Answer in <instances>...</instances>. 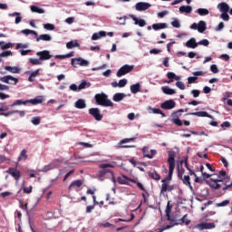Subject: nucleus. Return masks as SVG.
Returning <instances> with one entry per match:
<instances>
[{"mask_svg":"<svg viewBox=\"0 0 232 232\" xmlns=\"http://www.w3.org/2000/svg\"><path fill=\"white\" fill-rule=\"evenodd\" d=\"M210 71L212 72V73H218V67L217 66V64L210 65Z\"/></svg>","mask_w":232,"mask_h":232,"instance_id":"69168bd1","label":"nucleus"},{"mask_svg":"<svg viewBox=\"0 0 232 232\" xmlns=\"http://www.w3.org/2000/svg\"><path fill=\"white\" fill-rule=\"evenodd\" d=\"M148 175L150 177V179H153V180H159L160 179V175H159V173H157L155 170L149 172Z\"/></svg>","mask_w":232,"mask_h":232,"instance_id":"a19ab883","label":"nucleus"},{"mask_svg":"<svg viewBox=\"0 0 232 232\" xmlns=\"http://www.w3.org/2000/svg\"><path fill=\"white\" fill-rule=\"evenodd\" d=\"M94 100L99 106H104L105 108H113V102L108 99V94L104 92L95 94Z\"/></svg>","mask_w":232,"mask_h":232,"instance_id":"f03ea898","label":"nucleus"},{"mask_svg":"<svg viewBox=\"0 0 232 232\" xmlns=\"http://www.w3.org/2000/svg\"><path fill=\"white\" fill-rule=\"evenodd\" d=\"M82 186V180H74L71 183L70 185V188H73V187H76V188H81Z\"/></svg>","mask_w":232,"mask_h":232,"instance_id":"09e8293b","label":"nucleus"},{"mask_svg":"<svg viewBox=\"0 0 232 232\" xmlns=\"http://www.w3.org/2000/svg\"><path fill=\"white\" fill-rule=\"evenodd\" d=\"M19 52H20V54L22 55V57H24V55H28V53H31L32 50H30V49H27V50L21 49Z\"/></svg>","mask_w":232,"mask_h":232,"instance_id":"0e129e2a","label":"nucleus"},{"mask_svg":"<svg viewBox=\"0 0 232 232\" xmlns=\"http://www.w3.org/2000/svg\"><path fill=\"white\" fill-rule=\"evenodd\" d=\"M170 24L173 26V28H180V21H179L177 18H172Z\"/></svg>","mask_w":232,"mask_h":232,"instance_id":"79ce46f5","label":"nucleus"},{"mask_svg":"<svg viewBox=\"0 0 232 232\" xmlns=\"http://www.w3.org/2000/svg\"><path fill=\"white\" fill-rule=\"evenodd\" d=\"M77 47H79V43L77 42L73 43V41H70L66 44V48H68V50H72V48Z\"/></svg>","mask_w":232,"mask_h":232,"instance_id":"ea45409f","label":"nucleus"},{"mask_svg":"<svg viewBox=\"0 0 232 232\" xmlns=\"http://www.w3.org/2000/svg\"><path fill=\"white\" fill-rule=\"evenodd\" d=\"M28 159V155H26V150H22L19 157H18V162H21V160H26Z\"/></svg>","mask_w":232,"mask_h":232,"instance_id":"58836bf2","label":"nucleus"},{"mask_svg":"<svg viewBox=\"0 0 232 232\" xmlns=\"http://www.w3.org/2000/svg\"><path fill=\"white\" fill-rule=\"evenodd\" d=\"M130 17L134 21V24L140 26V28H144L146 26V20L139 19L134 14H130Z\"/></svg>","mask_w":232,"mask_h":232,"instance_id":"2eb2a0df","label":"nucleus"},{"mask_svg":"<svg viewBox=\"0 0 232 232\" xmlns=\"http://www.w3.org/2000/svg\"><path fill=\"white\" fill-rule=\"evenodd\" d=\"M221 30H224V22H220L218 25L215 28L216 32H221Z\"/></svg>","mask_w":232,"mask_h":232,"instance_id":"338daca9","label":"nucleus"},{"mask_svg":"<svg viewBox=\"0 0 232 232\" xmlns=\"http://www.w3.org/2000/svg\"><path fill=\"white\" fill-rule=\"evenodd\" d=\"M171 117H172V122H174L176 126H182V121L179 119L177 112H172Z\"/></svg>","mask_w":232,"mask_h":232,"instance_id":"473e14b6","label":"nucleus"},{"mask_svg":"<svg viewBox=\"0 0 232 232\" xmlns=\"http://www.w3.org/2000/svg\"><path fill=\"white\" fill-rule=\"evenodd\" d=\"M102 37H106L105 31H100L98 33H94L92 36V41H99V39H102Z\"/></svg>","mask_w":232,"mask_h":232,"instance_id":"412c9836","label":"nucleus"},{"mask_svg":"<svg viewBox=\"0 0 232 232\" xmlns=\"http://www.w3.org/2000/svg\"><path fill=\"white\" fill-rule=\"evenodd\" d=\"M188 115H194L196 117H208V119H213L212 115H209L207 111H197V112H190Z\"/></svg>","mask_w":232,"mask_h":232,"instance_id":"393cba45","label":"nucleus"},{"mask_svg":"<svg viewBox=\"0 0 232 232\" xmlns=\"http://www.w3.org/2000/svg\"><path fill=\"white\" fill-rule=\"evenodd\" d=\"M198 15H209V10L206 8H198Z\"/></svg>","mask_w":232,"mask_h":232,"instance_id":"a18cd8bd","label":"nucleus"},{"mask_svg":"<svg viewBox=\"0 0 232 232\" xmlns=\"http://www.w3.org/2000/svg\"><path fill=\"white\" fill-rule=\"evenodd\" d=\"M30 10L34 14H44L46 12L44 8H41L37 5H31Z\"/></svg>","mask_w":232,"mask_h":232,"instance_id":"2f4dec72","label":"nucleus"},{"mask_svg":"<svg viewBox=\"0 0 232 232\" xmlns=\"http://www.w3.org/2000/svg\"><path fill=\"white\" fill-rule=\"evenodd\" d=\"M206 72H204V71H198V72H194L193 75L194 77H196V79H198V77H202L205 75Z\"/></svg>","mask_w":232,"mask_h":232,"instance_id":"052dcab7","label":"nucleus"},{"mask_svg":"<svg viewBox=\"0 0 232 232\" xmlns=\"http://www.w3.org/2000/svg\"><path fill=\"white\" fill-rule=\"evenodd\" d=\"M229 204V200L226 199L220 203L216 204V208H225V206H227Z\"/></svg>","mask_w":232,"mask_h":232,"instance_id":"13d9d810","label":"nucleus"},{"mask_svg":"<svg viewBox=\"0 0 232 232\" xmlns=\"http://www.w3.org/2000/svg\"><path fill=\"white\" fill-rule=\"evenodd\" d=\"M190 179L191 178H189V176H184L181 180L185 186H188L190 191L193 193L195 190L193 189V186H191V181H189Z\"/></svg>","mask_w":232,"mask_h":232,"instance_id":"7c9ffc66","label":"nucleus"},{"mask_svg":"<svg viewBox=\"0 0 232 232\" xmlns=\"http://www.w3.org/2000/svg\"><path fill=\"white\" fill-rule=\"evenodd\" d=\"M89 114L95 119V121H102V114H101V110L99 108L89 109Z\"/></svg>","mask_w":232,"mask_h":232,"instance_id":"6e6552de","label":"nucleus"},{"mask_svg":"<svg viewBox=\"0 0 232 232\" xmlns=\"http://www.w3.org/2000/svg\"><path fill=\"white\" fill-rule=\"evenodd\" d=\"M12 46L11 43L5 44V42H0L1 50H8Z\"/></svg>","mask_w":232,"mask_h":232,"instance_id":"3c124183","label":"nucleus"},{"mask_svg":"<svg viewBox=\"0 0 232 232\" xmlns=\"http://www.w3.org/2000/svg\"><path fill=\"white\" fill-rule=\"evenodd\" d=\"M36 56L39 58H29V63L34 66H39L43 64L44 61H50L53 55L50 53L49 50H44L36 53Z\"/></svg>","mask_w":232,"mask_h":232,"instance_id":"f257e3e1","label":"nucleus"},{"mask_svg":"<svg viewBox=\"0 0 232 232\" xmlns=\"http://www.w3.org/2000/svg\"><path fill=\"white\" fill-rule=\"evenodd\" d=\"M176 86L179 90H186V84H184V82H177Z\"/></svg>","mask_w":232,"mask_h":232,"instance_id":"bf43d9fd","label":"nucleus"},{"mask_svg":"<svg viewBox=\"0 0 232 232\" xmlns=\"http://www.w3.org/2000/svg\"><path fill=\"white\" fill-rule=\"evenodd\" d=\"M168 28V24L166 23H158L152 24V30H155L156 32L159 30H164Z\"/></svg>","mask_w":232,"mask_h":232,"instance_id":"b1692460","label":"nucleus"},{"mask_svg":"<svg viewBox=\"0 0 232 232\" xmlns=\"http://www.w3.org/2000/svg\"><path fill=\"white\" fill-rule=\"evenodd\" d=\"M117 162L111 161V163H103L100 165L101 169H106V168H115Z\"/></svg>","mask_w":232,"mask_h":232,"instance_id":"e433bc0d","label":"nucleus"},{"mask_svg":"<svg viewBox=\"0 0 232 232\" xmlns=\"http://www.w3.org/2000/svg\"><path fill=\"white\" fill-rule=\"evenodd\" d=\"M88 86V88H90L91 84L87 83L86 81H82V82L78 85V90H84L86 87Z\"/></svg>","mask_w":232,"mask_h":232,"instance_id":"c03bdc74","label":"nucleus"},{"mask_svg":"<svg viewBox=\"0 0 232 232\" xmlns=\"http://www.w3.org/2000/svg\"><path fill=\"white\" fill-rule=\"evenodd\" d=\"M9 108L6 106L5 102L0 103V111H8Z\"/></svg>","mask_w":232,"mask_h":232,"instance_id":"e2e57ef3","label":"nucleus"},{"mask_svg":"<svg viewBox=\"0 0 232 232\" xmlns=\"http://www.w3.org/2000/svg\"><path fill=\"white\" fill-rule=\"evenodd\" d=\"M126 97V93L124 92H117L113 95L112 101L114 102H121Z\"/></svg>","mask_w":232,"mask_h":232,"instance_id":"4be33fe9","label":"nucleus"},{"mask_svg":"<svg viewBox=\"0 0 232 232\" xmlns=\"http://www.w3.org/2000/svg\"><path fill=\"white\" fill-rule=\"evenodd\" d=\"M31 122L32 124H34V126H39V124H41V117L39 116L34 117L31 120Z\"/></svg>","mask_w":232,"mask_h":232,"instance_id":"49530a36","label":"nucleus"},{"mask_svg":"<svg viewBox=\"0 0 232 232\" xmlns=\"http://www.w3.org/2000/svg\"><path fill=\"white\" fill-rule=\"evenodd\" d=\"M162 110H173L175 106H177V103L173 100H167L164 102L161 103Z\"/></svg>","mask_w":232,"mask_h":232,"instance_id":"9b49d317","label":"nucleus"},{"mask_svg":"<svg viewBox=\"0 0 232 232\" xmlns=\"http://www.w3.org/2000/svg\"><path fill=\"white\" fill-rule=\"evenodd\" d=\"M0 82H5V84H12L15 85L17 82H19V79L12 76V75H6L4 77H0Z\"/></svg>","mask_w":232,"mask_h":232,"instance_id":"423d86ee","label":"nucleus"},{"mask_svg":"<svg viewBox=\"0 0 232 232\" xmlns=\"http://www.w3.org/2000/svg\"><path fill=\"white\" fill-rule=\"evenodd\" d=\"M29 46H30V44H27V43L26 44L18 43V44H16L15 50H21V48L22 49H26Z\"/></svg>","mask_w":232,"mask_h":232,"instance_id":"de8ad7c7","label":"nucleus"},{"mask_svg":"<svg viewBox=\"0 0 232 232\" xmlns=\"http://www.w3.org/2000/svg\"><path fill=\"white\" fill-rule=\"evenodd\" d=\"M61 164V160H54L53 162L49 163L48 165H45L42 171L44 173H46V171H50L52 169H55V168H59V165Z\"/></svg>","mask_w":232,"mask_h":232,"instance_id":"0eeeda50","label":"nucleus"},{"mask_svg":"<svg viewBox=\"0 0 232 232\" xmlns=\"http://www.w3.org/2000/svg\"><path fill=\"white\" fill-rule=\"evenodd\" d=\"M133 140H135V138H125L119 142V146L120 148H124V149L135 148V145H122V144H128V142H133Z\"/></svg>","mask_w":232,"mask_h":232,"instance_id":"4468645a","label":"nucleus"},{"mask_svg":"<svg viewBox=\"0 0 232 232\" xmlns=\"http://www.w3.org/2000/svg\"><path fill=\"white\" fill-rule=\"evenodd\" d=\"M207 24L204 20H200L198 23V32L199 34H204L205 30H207Z\"/></svg>","mask_w":232,"mask_h":232,"instance_id":"cd10ccee","label":"nucleus"},{"mask_svg":"<svg viewBox=\"0 0 232 232\" xmlns=\"http://www.w3.org/2000/svg\"><path fill=\"white\" fill-rule=\"evenodd\" d=\"M161 91L163 92V93H165V95H175V93H177V91H175V89H171L169 86L161 87Z\"/></svg>","mask_w":232,"mask_h":232,"instance_id":"c85d7f7f","label":"nucleus"},{"mask_svg":"<svg viewBox=\"0 0 232 232\" xmlns=\"http://www.w3.org/2000/svg\"><path fill=\"white\" fill-rule=\"evenodd\" d=\"M217 8L221 12L220 19L226 22L229 21V5L226 2H221L218 5Z\"/></svg>","mask_w":232,"mask_h":232,"instance_id":"7ed1b4c3","label":"nucleus"},{"mask_svg":"<svg viewBox=\"0 0 232 232\" xmlns=\"http://www.w3.org/2000/svg\"><path fill=\"white\" fill-rule=\"evenodd\" d=\"M21 34H24V35H30L31 34L32 35H34V37H37V32L30 29H24L21 31Z\"/></svg>","mask_w":232,"mask_h":232,"instance_id":"4c0bfd02","label":"nucleus"},{"mask_svg":"<svg viewBox=\"0 0 232 232\" xmlns=\"http://www.w3.org/2000/svg\"><path fill=\"white\" fill-rule=\"evenodd\" d=\"M9 17H15L14 24H19L21 21H23V16H21V13L14 12L8 14Z\"/></svg>","mask_w":232,"mask_h":232,"instance_id":"6ab92c4d","label":"nucleus"},{"mask_svg":"<svg viewBox=\"0 0 232 232\" xmlns=\"http://www.w3.org/2000/svg\"><path fill=\"white\" fill-rule=\"evenodd\" d=\"M168 155H169V158H168L169 166L175 167V156H176L175 150H169Z\"/></svg>","mask_w":232,"mask_h":232,"instance_id":"dca6fc26","label":"nucleus"},{"mask_svg":"<svg viewBox=\"0 0 232 232\" xmlns=\"http://www.w3.org/2000/svg\"><path fill=\"white\" fill-rule=\"evenodd\" d=\"M173 171H175V167L169 166V175H168L169 180H171V178L173 177Z\"/></svg>","mask_w":232,"mask_h":232,"instance_id":"5fc2aeb1","label":"nucleus"},{"mask_svg":"<svg viewBox=\"0 0 232 232\" xmlns=\"http://www.w3.org/2000/svg\"><path fill=\"white\" fill-rule=\"evenodd\" d=\"M26 104H28V100L23 101V100H16L13 102V104L11 105L12 108H14V106H26Z\"/></svg>","mask_w":232,"mask_h":232,"instance_id":"f704fd0d","label":"nucleus"},{"mask_svg":"<svg viewBox=\"0 0 232 232\" xmlns=\"http://www.w3.org/2000/svg\"><path fill=\"white\" fill-rule=\"evenodd\" d=\"M71 64L72 66H74V68H77V66H83L88 68V66H90V61L85 60L82 57L72 58L71 60Z\"/></svg>","mask_w":232,"mask_h":232,"instance_id":"20e7f679","label":"nucleus"},{"mask_svg":"<svg viewBox=\"0 0 232 232\" xmlns=\"http://www.w3.org/2000/svg\"><path fill=\"white\" fill-rule=\"evenodd\" d=\"M44 30H49L50 32L55 30V25L53 24H44Z\"/></svg>","mask_w":232,"mask_h":232,"instance_id":"864d4df0","label":"nucleus"},{"mask_svg":"<svg viewBox=\"0 0 232 232\" xmlns=\"http://www.w3.org/2000/svg\"><path fill=\"white\" fill-rule=\"evenodd\" d=\"M198 44L201 46H209V40L208 39L200 40L199 42H198Z\"/></svg>","mask_w":232,"mask_h":232,"instance_id":"6e6d98bb","label":"nucleus"},{"mask_svg":"<svg viewBox=\"0 0 232 232\" xmlns=\"http://www.w3.org/2000/svg\"><path fill=\"white\" fill-rule=\"evenodd\" d=\"M162 185H161V189H160V195L166 193V191H173L174 186L173 185H168L166 183V179L161 180Z\"/></svg>","mask_w":232,"mask_h":232,"instance_id":"ddd939ff","label":"nucleus"},{"mask_svg":"<svg viewBox=\"0 0 232 232\" xmlns=\"http://www.w3.org/2000/svg\"><path fill=\"white\" fill-rule=\"evenodd\" d=\"M213 183L209 184V187L211 188V189H219L221 188L222 185L218 184V181H212Z\"/></svg>","mask_w":232,"mask_h":232,"instance_id":"8fccbe9b","label":"nucleus"},{"mask_svg":"<svg viewBox=\"0 0 232 232\" xmlns=\"http://www.w3.org/2000/svg\"><path fill=\"white\" fill-rule=\"evenodd\" d=\"M185 46L187 48L195 49L198 46V43H197V40L195 38H190L188 41L186 42Z\"/></svg>","mask_w":232,"mask_h":232,"instance_id":"a211bd4d","label":"nucleus"},{"mask_svg":"<svg viewBox=\"0 0 232 232\" xmlns=\"http://www.w3.org/2000/svg\"><path fill=\"white\" fill-rule=\"evenodd\" d=\"M27 104H33V106L43 104V96H36L34 99L27 100Z\"/></svg>","mask_w":232,"mask_h":232,"instance_id":"aec40b11","label":"nucleus"},{"mask_svg":"<svg viewBox=\"0 0 232 232\" xmlns=\"http://www.w3.org/2000/svg\"><path fill=\"white\" fill-rule=\"evenodd\" d=\"M157 155V150H150V154H145L144 157L147 159H153Z\"/></svg>","mask_w":232,"mask_h":232,"instance_id":"4d7b16f0","label":"nucleus"},{"mask_svg":"<svg viewBox=\"0 0 232 232\" xmlns=\"http://www.w3.org/2000/svg\"><path fill=\"white\" fill-rule=\"evenodd\" d=\"M6 173L14 177V180H19L21 179V172L15 168H10L6 170Z\"/></svg>","mask_w":232,"mask_h":232,"instance_id":"f8f14e48","label":"nucleus"},{"mask_svg":"<svg viewBox=\"0 0 232 232\" xmlns=\"http://www.w3.org/2000/svg\"><path fill=\"white\" fill-rule=\"evenodd\" d=\"M118 182H119V184H124V185H127L128 184V179H122V178H121V177H119L118 178Z\"/></svg>","mask_w":232,"mask_h":232,"instance_id":"774afa93","label":"nucleus"},{"mask_svg":"<svg viewBox=\"0 0 232 232\" xmlns=\"http://www.w3.org/2000/svg\"><path fill=\"white\" fill-rule=\"evenodd\" d=\"M180 14H191L193 12V7L191 5H181L179 7Z\"/></svg>","mask_w":232,"mask_h":232,"instance_id":"c756f323","label":"nucleus"},{"mask_svg":"<svg viewBox=\"0 0 232 232\" xmlns=\"http://www.w3.org/2000/svg\"><path fill=\"white\" fill-rule=\"evenodd\" d=\"M74 108H77V110H84L86 108V100L84 99H79L74 102Z\"/></svg>","mask_w":232,"mask_h":232,"instance_id":"f3484780","label":"nucleus"},{"mask_svg":"<svg viewBox=\"0 0 232 232\" xmlns=\"http://www.w3.org/2000/svg\"><path fill=\"white\" fill-rule=\"evenodd\" d=\"M188 217V215H184L180 219H173L170 218H168V220H169V222H175L174 226H179V224H184L186 218Z\"/></svg>","mask_w":232,"mask_h":232,"instance_id":"72a5a7b5","label":"nucleus"},{"mask_svg":"<svg viewBox=\"0 0 232 232\" xmlns=\"http://www.w3.org/2000/svg\"><path fill=\"white\" fill-rule=\"evenodd\" d=\"M194 229L204 231V229H215V223H199L194 227Z\"/></svg>","mask_w":232,"mask_h":232,"instance_id":"9d476101","label":"nucleus"},{"mask_svg":"<svg viewBox=\"0 0 232 232\" xmlns=\"http://www.w3.org/2000/svg\"><path fill=\"white\" fill-rule=\"evenodd\" d=\"M135 8H136L137 12H145V10L151 8V4H150L148 2H138L135 5Z\"/></svg>","mask_w":232,"mask_h":232,"instance_id":"1a4fd4ad","label":"nucleus"},{"mask_svg":"<svg viewBox=\"0 0 232 232\" xmlns=\"http://www.w3.org/2000/svg\"><path fill=\"white\" fill-rule=\"evenodd\" d=\"M5 72H9V73H21V68L17 66H5Z\"/></svg>","mask_w":232,"mask_h":232,"instance_id":"a878e982","label":"nucleus"},{"mask_svg":"<svg viewBox=\"0 0 232 232\" xmlns=\"http://www.w3.org/2000/svg\"><path fill=\"white\" fill-rule=\"evenodd\" d=\"M10 55H12L11 51H4L2 53H0V57H10Z\"/></svg>","mask_w":232,"mask_h":232,"instance_id":"680f3d73","label":"nucleus"},{"mask_svg":"<svg viewBox=\"0 0 232 232\" xmlns=\"http://www.w3.org/2000/svg\"><path fill=\"white\" fill-rule=\"evenodd\" d=\"M39 41H45L46 43H50V41H52V35L45 34L36 36V42L39 43Z\"/></svg>","mask_w":232,"mask_h":232,"instance_id":"5701e85b","label":"nucleus"},{"mask_svg":"<svg viewBox=\"0 0 232 232\" xmlns=\"http://www.w3.org/2000/svg\"><path fill=\"white\" fill-rule=\"evenodd\" d=\"M149 113H154L155 115H161V117H166V114L162 112V110L160 109H155L151 107H148Z\"/></svg>","mask_w":232,"mask_h":232,"instance_id":"bb28decb","label":"nucleus"},{"mask_svg":"<svg viewBox=\"0 0 232 232\" xmlns=\"http://www.w3.org/2000/svg\"><path fill=\"white\" fill-rule=\"evenodd\" d=\"M135 68L134 65H130V64H124L123 66H121L116 75L117 77H122L128 73H130V72H133V69Z\"/></svg>","mask_w":232,"mask_h":232,"instance_id":"39448f33","label":"nucleus"},{"mask_svg":"<svg viewBox=\"0 0 232 232\" xmlns=\"http://www.w3.org/2000/svg\"><path fill=\"white\" fill-rule=\"evenodd\" d=\"M175 75H176V74H175V72H169L167 73V77H168V79H169V81L167 82L168 84L173 82V81L175 80Z\"/></svg>","mask_w":232,"mask_h":232,"instance_id":"37998d69","label":"nucleus"},{"mask_svg":"<svg viewBox=\"0 0 232 232\" xmlns=\"http://www.w3.org/2000/svg\"><path fill=\"white\" fill-rule=\"evenodd\" d=\"M130 92L131 93H139L140 92V83L137 82L135 84L130 85Z\"/></svg>","mask_w":232,"mask_h":232,"instance_id":"c9c22d12","label":"nucleus"},{"mask_svg":"<svg viewBox=\"0 0 232 232\" xmlns=\"http://www.w3.org/2000/svg\"><path fill=\"white\" fill-rule=\"evenodd\" d=\"M126 84H128V80L126 78H123L119 81L118 88H124V86H126Z\"/></svg>","mask_w":232,"mask_h":232,"instance_id":"603ef678","label":"nucleus"}]
</instances>
